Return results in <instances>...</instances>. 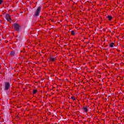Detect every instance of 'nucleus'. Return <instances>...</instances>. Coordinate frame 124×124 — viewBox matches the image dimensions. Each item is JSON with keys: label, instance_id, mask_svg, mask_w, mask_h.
<instances>
[{"label": "nucleus", "instance_id": "nucleus-12", "mask_svg": "<svg viewBox=\"0 0 124 124\" xmlns=\"http://www.w3.org/2000/svg\"><path fill=\"white\" fill-rule=\"evenodd\" d=\"M71 98L72 99H73V100H75L76 99L75 97H74V96H72Z\"/></svg>", "mask_w": 124, "mask_h": 124}, {"label": "nucleus", "instance_id": "nucleus-13", "mask_svg": "<svg viewBox=\"0 0 124 124\" xmlns=\"http://www.w3.org/2000/svg\"><path fill=\"white\" fill-rule=\"evenodd\" d=\"M2 2H3V0H0V4H1V3H2Z\"/></svg>", "mask_w": 124, "mask_h": 124}, {"label": "nucleus", "instance_id": "nucleus-3", "mask_svg": "<svg viewBox=\"0 0 124 124\" xmlns=\"http://www.w3.org/2000/svg\"><path fill=\"white\" fill-rule=\"evenodd\" d=\"M4 86V90L8 91L10 89V83L9 82H5Z\"/></svg>", "mask_w": 124, "mask_h": 124}, {"label": "nucleus", "instance_id": "nucleus-9", "mask_svg": "<svg viewBox=\"0 0 124 124\" xmlns=\"http://www.w3.org/2000/svg\"><path fill=\"white\" fill-rule=\"evenodd\" d=\"M7 17H9V18L7 19L8 21H11V18H10V16L9 15H7Z\"/></svg>", "mask_w": 124, "mask_h": 124}, {"label": "nucleus", "instance_id": "nucleus-4", "mask_svg": "<svg viewBox=\"0 0 124 124\" xmlns=\"http://www.w3.org/2000/svg\"><path fill=\"white\" fill-rule=\"evenodd\" d=\"M49 60L51 62H55V61L57 60V58L51 57L50 58Z\"/></svg>", "mask_w": 124, "mask_h": 124}, {"label": "nucleus", "instance_id": "nucleus-6", "mask_svg": "<svg viewBox=\"0 0 124 124\" xmlns=\"http://www.w3.org/2000/svg\"><path fill=\"white\" fill-rule=\"evenodd\" d=\"M107 17L109 21H111L112 20V16H108Z\"/></svg>", "mask_w": 124, "mask_h": 124}, {"label": "nucleus", "instance_id": "nucleus-5", "mask_svg": "<svg viewBox=\"0 0 124 124\" xmlns=\"http://www.w3.org/2000/svg\"><path fill=\"white\" fill-rule=\"evenodd\" d=\"M114 43H111L110 44H109V46L111 48H113V47H114Z\"/></svg>", "mask_w": 124, "mask_h": 124}, {"label": "nucleus", "instance_id": "nucleus-7", "mask_svg": "<svg viewBox=\"0 0 124 124\" xmlns=\"http://www.w3.org/2000/svg\"><path fill=\"white\" fill-rule=\"evenodd\" d=\"M83 110L85 111V112H88V108L86 107H83Z\"/></svg>", "mask_w": 124, "mask_h": 124}, {"label": "nucleus", "instance_id": "nucleus-11", "mask_svg": "<svg viewBox=\"0 0 124 124\" xmlns=\"http://www.w3.org/2000/svg\"><path fill=\"white\" fill-rule=\"evenodd\" d=\"M37 91H36V90H33V93L34 94H35V93H36V92H37Z\"/></svg>", "mask_w": 124, "mask_h": 124}, {"label": "nucleus", "instance_id": "nucleus-8", "mask_svg": "<svg viewBox=\"0 0 124 124\" xmlns=\"http://www.w3.org/2000/svg\"><path fill=\"white\" fill-rule=\"evenodd\" d=\"M11 56H14L15 55V51H12L10 53Z\"/></svg>", "mask_w": 124, "mask_h": 124}, {"label": "nucleus", "instance_id": "nucleus-2", "mask_svg": "<svg viewBox=\"0 0 124 124\" xmlns=\"http://www.w3.org/2000/svg\"><path fill=\"white\" fill-rule=\"evenodd\" d=\"M13 27L15 31H20V25L17 23H15L13 25Z\"/></svg>", "mask_w": 124, "mask_h": 124}, {"label": "nucleus", "instance_id": "nucleus-10", "mask_svg": "<svg viewBox=\"0 0 124 124\" xmlns=\"http://www.w3.org/2000/svg\"><path fill=\"white\" fill-rule=\"evenodd\" d=\"M71 34H72V35H75V32H74V31H71Z\"/></svg>", "mask_w": 124, "mask_h": 124}, {"label": "nucleus", "instance_id": "nucleus-1", "mask_svg": "<svg viewBox=\"0 0 124 124\" xmlns=\"http://www.w3.org/2000/svg\"><path fill=\"white\" fill-rule=\"evenodd\" d=\"M40 12H41V7H38L35 12L34 17H37V16H39Z\"/></svg>", "mask_w": 124, "mask_h": 124}]
</instances>
